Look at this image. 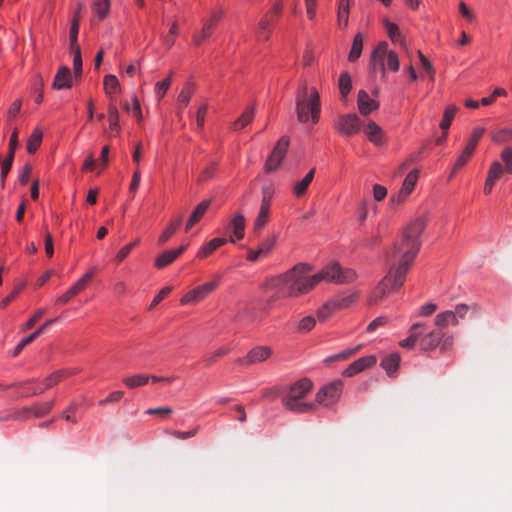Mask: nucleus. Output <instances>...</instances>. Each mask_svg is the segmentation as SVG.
Returning a JSON list of instances; mask_svg holds the SVG:
<instances>
[{"instance_id":"f704fd0d","label":"nucleus","mask_w":512,"mask_h":512,"mask_svg":"<svg viewBox=\"0 0 512 512\" xmlns=\"http://www.w3.org/2000/svg\"><path fill=\"white\" fill-rule=\"evenodd\" d=\"M350 5L345 1H339L337 10V24L340 29H346L349 21Z\"/></svg>"},{"instance_id":"7ed1b4c3","label":"nucleus","mask_w":512,"mask_h":512,"mask_svg":"<svg viewBox=\"0 0 512 512\" xmlns=\"http://www.w3.org/2000/svg\"><path fill=\"white\" fill-rule=\"evenodd\" d=\"M297 120L302 123H311L312 125L319 122L321 114L320 95L315 87L302 85L295 98Z\"/></svg>"},{"instance_id":"aec40b11","label":"nucleus","mask_w":512,"mask_h":512,"mask_svg":"<svg viewBox=\"0 0 512 512\" xmlns=\"http://www.w3.org/2000/svg\"><path fill=\"white\" fill-rule=\"evenodd\" d=\"M73 85V78L71 71L67 66H61L52 83V87L55 90L70 89Z\"/></svg>"},{"instance_id":"7c9ffc66","label":"nucleus","mask_w":512,"mask_h":512,"mask_svg":"<svg viewBox=\"0 0 512 512\" xmlns=\"http://www.w3.org/2000/svg\"><path fill=\"white\" fill-rule=\"evenodd\" d=\"M245 222V217L241 212L236 213L230 221L229 228L233 230V233L238 240L244 237Z\"/></svg>"},{"instance_id":"6ab92c4d","label":"nucleus","mask_w":512,"mask_h":512,"mask_svg":"<svg viewBox=\"0 0 512 512\" xmlns=\"http://www.w3.org/2000/svg\"><path fill=\"white\" fill-rule=\"evenodd\" d=\"M107 117L109 126L104 129V134L109 139L117 138L120 135L121 127L119 124L118 109L116 105L108 106Z\"/></svg>"},{"instance_id":"4468645a","label":"nucleus","mask_w":512,"mask_h":512,"mask_svg":"<svg viewBox=\"0 0 512 512\" xmlns=\"http://www.w3.org/2000/svg\"><path fill=\"white\" fill-rule=\"evenodd\" d=\"M272 355V349L268 346H256L246 356L238 358L235 362L242 366H250L262 363Z\"/></svg>"},{"instance_id":"473e14b6","label":"nucleus","mask_w":512,"mask_h":512,"mask_svg":"<svg viewBox=\"0 0 512 512\" xmlns=\"http://www.w3.org/2000/svg\"><path fill=\"white\" fill-rule=\"evenodd\" d=\"M314 174L315 169L313 168L305 175V177L302 180L295 183L293 187V193L295 196L301 197L306 193L310 183L314 178Z\"/></svg>"},{"instance_id":"2eb2a0df","label":"nucleus","mask_w":512,"mask_h":512,"mask_svg":"<svg viewBox=\"0 0 512 512\" xmlns=\"http://www.w3.org/2000/svg\"><path fill=\"white\" fill-rule=\"evenodd\" d=\"M222 15V11H212L210 16L203 20L202 29L193 36V42L196 46H200L207 38L211 36Z\"/></svg>"},{"instance_id":"6e6552de","label":"nucleus","mask_w":512,"mask_h":512,"mask_svg":"<svg viewBox=\"0 0 512 512\" xmlns=\"http://www.w3.org/2000/svg\"><path fill=\"white\" fill-rule=\"evenodd\" d=\"M343 389V382L335 380L323 386L316 394V403L325 407H329L336 403Z\"/></svg>"},{"instance_id":"9d476101","label":"nucleus","mask_w":512,"mask_h":512,"mask_svg":"<svg viewBox=\"0 0 512 512\" xmlns=\"http://www.w3.org/2000/svg\"><path fill=\"white\" fill-rule=\"evenodd\" d=\"M219 284V277L214 280L204 283L189 292H187L180 300L182 305L196 304L203 301L209 294H211Z\"/></svg>"},{"instance_id":"72a5a7b5","label":"nucleus","mask_w":512,"mask_h":512,"mask_svg":"<svg viewBox=\"0 0 512 512\" xmlns=\"http://www.w3.org/2000/svg\"><path fill=\"white\" fill-rule=\"evenodd\" d=\"M424 326V322H417L413 324L410 328V334L406 339H403L399 342V345L403 348L412 349L415 347L416 343H418L419 334L416 333V329Z\"/></svg>"},{"instance_id":"2f4dec72","label":"nucleus","mask_w":512,"mask_h":512,"mask_svg":"<svg viewBox=\"0 0 512 512\" xmlns=\"http://www.w3.org/2000/svg\"><path fill=\"white\" fill-rule=\"evenodd\" d=\"M365 133L368 139L373 142L375 145L383 144V132L380 126H378L375 122L370 121L366 128Z\"/></svg>"},{"instance_id":"a18cd8bd","label":"nucleus","mask_w":512,"mask_h":512,"mask_svg":"<svg viewBox=\"0 0 512 512\" xmlns=\"http://www.w3.org/2000/svg\"><path fill=\"white\" fill-rule=\"evenodd\" d=\"M492 140L495 143H505L512 140V128L505 127L492 133Z\"/></svg>"},{"instance_id":"864d4df0","label":"nucleus","mask_w":512,"mask_h":512,"mask_svg":"<svg viewBox=\"0 0 512 512\" xmlns=\"http://www.w3.org/2000/svg\"><path fill=\"white\" fill-rule=\"evenodd\" d=\"M336 308H334V305L332 301L326 302L322 307L319 308L317 312L318 319L320 321H325L332 315L334 312H336Z\"/></svg>"},{"instance_id":"c9c22d12","label":"nucleus","mask_w":512,"mask_h":512,"mask_svg":"<svg viewBox=\"0 0 512 512\" xmlns=\"http://www.w3.org/2000/svg\"><path fill=\"white\" fill-rule=\"evenodd\" d=\"M53 407H54L53 399L45 401V402L34 403L33 405H31L33 417H35V418L43 417V416L47 415L48 413H50V411L52 410Z\"/></svg>"},{"instance_id":"338daca9","label":"nucleus","mask_w":512,"mask_h":512,"mask_svg":"<svg viewBox=\"0 0 512 512\" xmlns=\"http://www.w3.org/2000/svg\"><path fill=\"white\" fill-rule=\"evenodd\" d=\"M32 172V167L29 164L24 165L22 171L19 174L18 181L21 185H26L29 181Z\"/></svg>"},{"instance_id":"a211bd4d","label":"nucleus","mask_w":512,"mask_h":512,"mask_svg":"<svg viewBox=\"0 0 512 512\" xmlns=\"http://www.w3.org/2000/svg\"><path fill=\"white\" fill-rule=\"evenodd\" d=\"M377 362V359L374 355H368L361 357L351 363L342 373L345 377H352L367 368L373 367Z\"/></svg>"},{"instance_id":"393cba45","label":"nucleus","mask_w":512,"mask_h":512,"mask_svg":"<svg viewBox=\"0 0 512 512\" xmlns=\"http://www.w3.org/2000/svg\"><path fill=\"white\" fill-rule=\"evenodd\" d=\"M186 249V246H181L177 249L167 250L163 252L155 261V265L157 268H164L171 264L175 259H177Z\"/></svg>"},{"instance_id":"e2e57ef3","label":"nucleus","mask_w":512,"mask_h":512,"mask_svg":"<svg viewBox=\"0 0 512 512\" xmlns=\"http://www.w3.org/2000/svg\"><path fill=\"white\" fill-rule=\"evenodd\" d=\"M418 56L423 68L429 74L430 79L434 80L435 71L432 63L424 56L421 51H418Z\"/></svg>"},{"instance_id":"423d86ee","label":"nucleus","mask_w":512,"mask_h":512,"mask_svg":"<svg viewBox=\"0 0 512 512\" xmlns=\"http://www.w3.org/2000/svg\"><path fill=\"white\" fill-rule=\"evenodd\" d=\"M79 373V369L77 368H62L56 370L46 376L41 383L30 382L27 383L26 390L22 393L24 397H29L33 395L42 394L48 389L53 388L59 383L73 377L74 375Z\"/></svg>"},{"instance_id":"0e129e2a","label":"nucleus","mask_w":512,"mask_h":512,"mask_svg":"<svg viewBox=\"0 0 512 512\" xmlns=\"http://www.w3.org/2000/svg\"><path fill=\"white\" fill-rule=\"evenodd\" d=\"M13 158H14V154L8 153L7 158L2 163H0L1 164V179H2V182H4L7 174L9 173V171H10V169L12 167Z\"/></svg>"},{"instance_id":"de8ad7c7","label":"nucleus","mask_w":512,"mask_h":512,"mask_svg":"<svg viewBox=\"0 0 512 512\" xmlns=\"http://www.w3.org/2000/svg\"><path fill=\"white\" fill-rule=\"evenodd\" d=\"M192 94H193L192 87L189 84L185 85L183 87V89L181 90V92L179 93L178 99H177L180 109H183L188 106Z\"/></svg>"},{"instance_id":"052dcab7","label":"nucleus","mask_w":512,"mask_h":512,"mask_svg":"<svg viewBox=\"0 0 512 512\" xmlns=\"http://www.w3.org/2000/svg\"><path fill=\"white\" fill-rule=\"evenodd\" d=\"M316 324L315 318L306 316L299 321L298 331L302 333L309 332Z\"/></svg>"},{"instance_id":"4c0bfd02","label":"nucleus","mask_w":512,"mask_h":512,"mask_svg":"<svg viewBox=\"0 0 512 512\" xmlns=\"http://www.w3.org/2000/svg\"><path fill=\"white\" fill-rule=\"evenodd\" d=\"M255 115V109L253 107L247 108L242 115L233 123V129L239 130L247 126L252 122Z\"/></svg>"},{"instance_id":"0eeeda50","label":"nucleus","mask_w":512,"mask_h":512,"mask_svg":"<svg viewBox=\"0 0 512 512\" xmlns=\"http://www.w3.org/2000/svg\"><path fill=\"white\" fill-rule=\"evenodd\" d=\"M274 187L272 185H265L261 189V203L259 212L254 220V232L260 234L262 229L268 223L271 213V204L274 196Z\"/></svg>"},{"instance_id":"8fccbe9b","label":"nucleus","mask_w":512,"mask_h":512,"mask_svg":"<svg viewBox=\"0 0 512 512\" xmlns=\"http://www.w3.org/2000/svg\"><path fill=\"white\" fill-rule=\"evenodd\" d=\"M504 173H506V170L503 164L500 161H493L490 165L487 175L497 181L502 177Z\"/></svg>"},{"instance_id":"4be33fe9","label":"nucleus","mask_w":512,"mask_h":512,"mask_svg":"<svg viewBox=\"0 0 512 512\" xmlns=\"http://www.w3.org/2000/svg\"><path fill=\"white\" fill-rule=\"evenodd\" d=\"M444 338V333L440 329H433L425 333V337H422L420 349L422 351H432L440 344Z\"/></svg>"},{"instance_id":"412c9836","label":"nucleus","mask_w":512,"mask_h":512,"mask_svg":"<svg viewBox=\"0 0 512 512\" xmlns=\"http://www.w3.org/2000/svg\"><path fill=\"white\" fill-rule=\"evenodd\" d=\"M126 269L113 271L111 281V292L115 297H124L127 291V282L125 279Z\"/></svg>"},{"instance_id":"a19ab883","label":"nucleus","mask_w":512,"mask_h":512,"mask_svg":"<svg viewBox=\"0 0 512 512\" xmlns=\"http://www.w3.org/2000/svg\"><path fill=\"white\" fill-rule=\"evenodd\" d=\"M182 223V217H178L174 222H172L159 236V244L162 245L165 242H167L172 235L176 232V230L179 228V226Z\"/></svg>"},{"instance_id":"f8f14e48","label":"nucleus","mask_w":512,"mask_h":512,"mask_svg":"<svg viewBox=\"0 0 512 512\" xmlns=\"http://www.w3.org/2000/svg\"><path fill=\"white\" fill-rule=\"evenodd\" d=\"M484 132L485 129L483 127H477L473 130L464 151L461 153V155L457 158L455 162L454 170L460 169L468 162V160L473 155L477 147V144L480 138L483 136Z\"/></svg>"},{"instance_id":"dca6fc26","label":"nucleus","mask_w":512,"mask_h":512,"mask_svg":"<svg viewBox=\"0 0 512 512\" xmlns=\"http://www.w3.org/2000/svg\"><path fill=\"white\" fill-rule=\"evenodd\" d=\"M418 174L419 171L416 169L408 173V175L403 181L402 187L398 194L391 197V203L400 205L405 202V200L411 194L416 185V182L418 180Z\"/></svg>"},{"instance_id":"3c124183","label":"nucleus","mask_w":512,"mask_h":512,"mask_svg":"<svg viewBox=\"0 0 512 512\" xmlns=\"http://www.w3.org/2000/svg\"><path fill=\"white\" fill-rule=\"evenodd\" d=\"M45 308H40L22 325L21 330L26 331L34 327V325L46 314Z\"/></svg>"},{"instance_id":"79ce46f5","label":"nucleus","mask_w":512,"mask_h":512,"mask_svg":"<svg viewBox=\"0 0 512 512\" xmlns=\"http://www.w3.org/2000/svg\"><path fill=\"white\" fill-rule=\"evenodd\" d=\"M457 110L458 108L455 105H450L444 111L443 118L440 122V128L444 132H447V130L449 129Z\"/></svg>"},{"instance_id":"cd10ccee","label":"nucleus","mask_w":512,"mask_h":512,"mask_svg":"<svg viewBox=\"0 0 512 512\" xmlns=\"http://www.w3.org/2000/svg\"><path fill=\"white\" fill-rule=\"evenodd\" d=\"M400 359L401 358L398 353H392L390 355H387L381 361V367L386 371L388 376H394L395 372L398 370Z\"/></svg>"},{"instance_id":"58836bf2","label":"nucleus","mask_w":512,"mask_h":512,"mask_svg":"<svg viewBox=\"0 0 512 512\" xmlns=\"http://www.w3.org/2000/svg\"><path fill=\"white\" fill-rule=\"evenodd\" d=\"M42 132L39 130H34L30 135L29 139L26 143V149L29 154H33L40 147L42 142Z\"/></svg>"},{"instance_id":"1a4fd4ad","label":"nucleus","mask_w":512,"mask_h":512,"mask_svg":"<svg viewBox=\"0 0 512 512\" xmlns=\"http://www.w3.org/2000/svg\"><path fill=\"white\" fill-rule=\"evenodd\" d=\"M290 140L288 137L283 136L281 137L278 142L276 143L275 147L273 148L271 154L266 160L264 169L266 173H272L276 171L279 166L281 165L288 147H289Z\"/></svg>"},{"instance_id":"bb28decb","label":"nucleus","mask_w":512,"mask_h":512,"mask_svg":"<svg viewBox=\"0 0 512 512\" xmlns=\"http://www.w3.org/2000/svg\"><path fill=\"white\" fill-rule=\"evenodd\" d=\"M210 204H211L210 200H204L197 205V207L194 209V211L191 213V215L188 219V222L185 227L186 231H189L197 222L200 221V219L203 217V215L208 210Z\"/></svg>"},{"instance_id":"680f3d73","label":"nucleus","mask_w":512,"mask_h":512,"mask_svg":"<svg viewBox=\"0 0 512 512\" xmlns=\"http://www.w3.org/2000/svg\"><path fill=\"white\" fill-rule=\"evenodd\" d=\"M506 94L507 92L505 89L496 88L489 97L482 98L480 103L484 106L491 105L497 97L506 96Z\"/></svg>"},{"instance_id":"9b49d317","label":"nucleus","mask_w":512,"mask_h":512,"mask_svg":"<svg viewBox=\"0 0 512 512\" xmlns=\"http://www.w3.org/2000/svg\"><path fill=\"white\" fill-rule=\"evenodd\" d=\"M266 286L267 288L275 290L276 292V294L268 300V303H272L279 298L293 297L289 279L287 277V272L269 279L266 283Z\"/></svg>"},{"instance_id":"6e6d98bb","label":"nucleus","mask_w":512,"mask_h":512,"mask_svg":"<svg viewBox=\"0 0 512 512\" xmlns=\"http://www.w3.org/2000/svg\"><path fill=\"white\" fill-rule=\"evenodd\" d=\"M387 33L393 42L402 43V37L398 26L395 23L386 21L385 23Z\"/></svg>"},{"instance_id":"09e8293b","label":"nucleus","mask_w":512,"mask_h":512,"mask_svg":"<svg viewBox=\"0 0 512 512\" xmlns=\"http://www.w3.org/2000/svg\"><path fill=\"white\" fill-rule=\"evenodd\" d=\"M73 51V70L76 78H80L82 75V57L80 46L71 49Z\"/></svg>"},{"instance_id":"39448f33","label":"nucleus","mask_w":512,"mask_h":512,"mask_svg":"<svg viewBox=\"0 0 512 512\" xmlns=\"http://www.w3.org/2000/svg\"><path fill=\"white\" fill-rule=\"evenodd\" d=\"M386 66L392 72H397L400 67L398 55L395 51L388 49V43L380 42L370 56V72L375 74L380 70L381 78L386 76Z\"/></svg>"},{"instance_id":"37998d69","label":"nucleus","mask_w":512,"mask_h":512,"mask_svg":"<svg viewBox=\"0 0 512 512\" xmlns=\"http://www.w3.org/2000/svg\"><path fill=\"white\" fill-rule=\"evenodd\" d=\"M357 296L355 294H349V295H346V296H341V297H336L334 299H331L333 305H334V308H336V310H341V309H345V308H348L352 303L355 302Z\"/></svg>"},{"instance_id":"20e7f679","label":"nucleus","mask_w":512,"mask_h":512,"mask_svg":"<svg viewBox=\"0 0 512 512\" xmlns=\"http://www.w3.org/2000/svg\"><path fill=\"white\" fill-rule=\"evenodd\" d=\"M312 387V382L307 378L294 382L288 387L287 393L282 398L283 406L289 411L299 414L314 412L316 410L315 403L300 401L312 390Z\"/></svg>"},{"instance_id":"5701e85b","label":"nucleus","mask_w":512,"mask_h":512,"mask_svg":"<svg viewBox=\"0 0 512 512\" xmlns=\"http://www.w3.org/2000/svg\"><path fill=\"white\" fill-rule=\"evenodd\" d=\"M357 104L359 112L366 116L370 114L372 111L378 109L379 103L373 99H371L368 93L364 90H360L357 97Z\"/></svg>"},{"instance_id":"bf43d9fd","label":"nucleus","mask_w":512,"mask_h":512,"mask_svg":"<svg viewBox=\"0 0 512 512\" xmlns=\"http://www.w3.org/2000/svg\"><path fill=\"white\" fill-rule=\"evenodd\" d=\"M128 256V245L123 246L113 259L112 263L114 265V270L125 269V267H121L122 262Z\"/></svg>"},{"instance_id":"c03bdc74","label":"nucleus","mask_w":512,"mask_h":512,"mask_svg":"<svg viewBox=\"0 0 512 512\" xmlns=\"http://www.w3.org/2000/svg\"><path fill=\"white\" fill-rule=\"evenodd\" d=\"M339 89H340L341 97L343 99H345L352 89V80H351V76L349 75V73L344 72L340 75Z\"/></svg>"},{"instance_id":"ddd939ff","label":"nucleus","mask_w":512,"mask_h":512,"mask_svg":"<svg viewBox=\"0 0 512 512\" xmlns=\"http://www.w3.org/2000/svg\"><path fill=\"white\" fill-rule=\"evenodd\" d=\"M361 122L356 114L341 115L337 118L335 129L343 136H350L359 132Z\"/></svg>"},{"instance_id":"f03ea898","label":"nucleus","mask_w":512,"mask_h":512,"mask_svg":"<svg viewBox=\"0 0 512 512\" xmlns=\"http://www.w3.org/2000/svg\"><path fill=\"white\" fill-rule=\"evenodd\" d=\"M311 271V266L306 263H298L287 271L293 297L308 293L321 281L344 284L354 281L357 277L354 270L343 268L337 262L327 265L312 276L309 275Z\"/></svg>"},{"instance_id":"ea45409f","label":"nucleus","mask_w":512,"mask_h":512,"mask_svg":"<svg viewBox=\"0 0 512 512\" xmlns=\"http://www.w3.org/2000/svg\"><path fill=\"white\" fill-rule=\"evenodd\" d=\"M271 21L268 15H265L259 22L256 33L259 40H267L270 34Z\"/></svg>"},{"instance_id":"4d7b16f0","label":"nucleus","mask_w":512,"mask_h":512,"mask_svg":"<svg viewBox=\"0 0 512 512\" xmlns=\"http://www.w3.org/2000/svg\"><path fill=\"white\" fill-rule=\"evenodd\" d=\"M276 243V236H270L264 239L258 247L263 256H267L273 249Z\"/></svg>"},{"instance_id":"a878e982","label":"nucleus","mask_w":512,"mask_h":512,"mask_svg":"<svg viewBox=\"0 0 512 512\" xmlns=\"http://www.w3.org/2000/svg\"><path fill=\"white\" fill-rule=\"evenodd\" d=\"M97 268L92 267L88 269L71 287V291H73L74 295H78L83 292L89 285L93 276L96 274Z\"/></svg>"},{"instance_id":"c85d7f7f","label":"nucleus","mask_w":512,"mask_h":512,"mask_svg":"<svg viewBox=\"0 0 512 512\" xmlns=\"http://www.w3.org/2000/svg\"><path fill=\"white\" fill-rule=\"evenodd\" d=\"M227 242L226 238H213L208 243H206L204 246L200 248V250L197 253L198 258H206L209 255H211L216 249L221 247Z\"/></svg>"},{"instance_id":"69168bd1","label":"nucleus","mask_w":512,"mask_h":512,"mask_svg":"<svg viewBox=\"0 0 512 512\" xmlns=\"http://www.w3.org/2000/svg\"><path fill=\"white\" fill-rule=\"evenodd\" d=\"M207 110H208V105L206 103L202 104L198 108V111L196 114V123H197V127L199 129L203 128V126H204V121H205V116H206Z\"/></svg>"},{"instance_id":"603ef678","label":"nucleus","mask_w":512,"mask_h":512,"mask_svg":"<svg viewBox=\"0 0 512 512\" xmlns=\"http://www.w3.org/2000/svg\"><path fill=\"white\" fill-rule=\"evenodd\" d=\"M506 173L512 174V147L504 148L500 154Z\"/></svg>"},{"instance_id":"c756f323","label":"nucleus","mask_w":512,"mask_h":512,"mask_svg":"<svg viewBox=\"0 0 512 512\" xmlns=\"http://www.w3.org/2000/svg\"><path fill=\"white\" fill-rule=\"evenodd\" d=\"M457 324H458V320L456 318L455 313H453L452 310H446L442 313H439L435 317V326L440 330L449 325H457Z\"/></svg>"},{"instance_id":"f3484780","label":"nucleus","mask_w":512,"mask_h":512,"mask_svg":"<svg viewBox=\"0 0 512 512\" xmlns=\"http://www.w3.org/2000/svg\"><path fill=\"white\" fill-rule=\"evenodd\" d=\"M103 90L109 100V105H116L122 94V87L118 78L113 74H108L103 79Z\"/></svg>"},{"instance_id":"13d9d810","label":"nucleus","mask_w":512,"mask_h":512,"mask_svg":"<svg viewBox=\"0 0 512 512\" xmlns=\"http://www.w3.org/2000/svg\"><path fill=\"white\" fill-rule=\"evenodd\" d=\"M170 85H171V77L170 76L165 78L164 80L156 83L155 93H156L158 99H161L164 97V95L167 92V90L169 89Z\"/></svg>"},{"instance_id":"5fc2aeb1","label":"nucleus","mask_w":512,"mask_h":512,"mask_svg":"<svg viewBox=\"0 0 512 512\" xmlns=\"http://www.w3.org/2000/svg\"><path fill=\"white\" fill-rule=\"evenodd\" d=\"M93 10L100 17L104 18L108 14L109 11V1L108 0H94L93 1Z\"/></svg>"},{"instance_id":"e433bc0d","label":"nucleus","mask_w":512,"mask_h":512,"mask_svg":"<svg viewBox=\"0 0 512 512\" xmlns=\"http://www.w3.org/2000/svg\"><path fill=\"white\" fill-rule=\"evenodd\" d=\"M362 49H363V37H362L361 33H358L354 37L352 47H351V50L348 55V60L350 62L356 61L361 56Z\"/></svg>"},{"instance_id":"f257e3e1","label":"nucleus","mask_w":512,"mask_h":512,"mask_svg":"<svg viewBox=\"0 0 512 512\" xmlns=\"http://www.w3.org/2000/svg\"><path fill=\"white\" fill-rule=\"evenodd\" d=\"M425 227L426 218L423 216L407 225L401 241L394 245L389 257V270L371 294L370 303L378 304L389 292L397 291L402 287L409 268L420 250L419 237Z\"/></svg>"},{"instance_id":"49530a36","label":"nucleus","mask_w":512,"mask_h":512,"mask_svg":"<svg viewBox=\"0 0 512 512\" xmlns=\"http://www.w3.org/2000/svg\"><path fill=\"white\" fill-rule=\"evenodd\" d=\"M78 32H79V16H78V13H76L71 22L70 31H69L70 49L76 48V46H79L77 44Z\"/></svg>"},{"instance_id":"b1692460","label":"nucleus","mask_w":512,"mask_h":512,"mask_svg":"<svg viewBox=\"0 0 512 512\" xmlns=\"http://www.w3.org/2000/svg\"><path fill=\"white\" fill-rule=\"evenodd\" d=\"M56 321L57 319H49L45 321L41 326L38 327L36 331H34L29 336L23 338L15 347L14 356L18 355L26 345L31 343L34 339H36L40 334H42L49 326L54 324Z\"/></svg>"},{"instance_id":"774afa93","label":"nucleus","mask_w":512,"mask_h":512,"mask_svg":"<svg viewBox=\"0 0 512 512\" xmlns=\"http://www.w3.org/2000/svg\"><path fill=\"white\" fill-rule=\"evenodd\" d=\"M459 12L467 21L473 22L475 20V14L467 7L464 2L459 3Z\"/></svg>"}]
</instances>
